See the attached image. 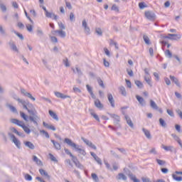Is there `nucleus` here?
<instances>
[{"label": "nucleus", "instance_id": "nucleus-10", "mask_svg": "<svg viewBox=\"0 0 182 182\" xmlns=\"http://www.w3.org/2000/svg\"><path fill=\"white\" fill-rule=\"evenodd\" d=\"M54 93L56 97H58L59 99H70V96L64 95L60 92H55Z\"/></svg>", "mask_w": 182, "mask_h": 182}, {"label": "nucleus", "instance_id": "nucleus-35", "mask_svg": "<svg viewBox=\"0 0 182 182\" xmlns=\"http://www.w3.org/2000/svg\"><path fill=\"white\" fill-rule=\"evenodd\" d=\"M118 180H124V181H126L127 177L124 173H120L118 174Z\"/></svg>", "mask_w": 182, "mask_h": 182}, {"label": "nucleus", "instance_id": "nucleus-15", "mask_svg": "<svg viewBox=\"0 0 182 182\" xmlns=\"http://www.w3.org/2000/svg\"><path fill=\"white\" fill-rule=\"evenodd\" d=\"M107 99L112 107H114V99L113 98V95L111 93L107 94Z\"/></svg>", "mask_w": 182, "mask_h": 182}, {"label": "nucleus", "instance_id": "nucleus-53", "mask_svg": "<svg viewBox=\"0 0 182 182\" xmlns=\"http://www.w3.org/2000/svg\"><path fill=\"white\" fill-rule=\"evenodd\" d=\"M0 9L2 11V12H6L7 9H6V6H5L4 4L1 3L0 4Z\"/></svg>", "mask_w": 182, "mask_h": 182}, {"label": "nucleus", "instance_id": "nucleus-28", "mask_svg": "<svg viewBox=\"0 0 182 182\" xmlns=\"http://www.w3.org/2000/svg\"><path fill=\"white\" fill-rule=\"evenodd\" d=\"M91 116H92L94 117V119H95V120H97V122H100V118H99V115H97V114H95V112H93L92 109H90Z\"/></svg>", "mask_w": 182, "mask_h": 182}, {"label": "nucleus", "instance_id": "nucleus-21", "mask_svg": "<svg viewBox=\"0 0 182 182\" xmlns=\"http://www.w3.org/2000/svg\"><path fill=\"white\" fill-rule=\"evenodd\" d=\"M142 132H144L146 139H149V140H151V134H150V131H149L146 128H143Z\"/></svg>", "mask_w": 182, "mask_h": 182}, {"label": "nucleus", "instance_id": "nucleus-39", "mask_svg": "<svg viewBox=\"0 0 182 182\" xmlns=\"http://www.w3.org/2000/svg\"><path fill=\"white\" fill-rule=\"evenodd\" d=\"M20 115H21V117H22V119L25 120V122H28V118H29V117H28L26 114H25L23 112H20Z\"/></svg>", "mask_w": 182, "mask_h": 182}, {"label": "nucleus", "instance_id": "nucleus-25", "mask_svg": "<svg viewBox=\"0 0 182 182\" xmlns=\"http://www.w3.org/2000/svg\"><path fill=\"white\" fill-rule=\"evenodd\" d=\"M150 106L151 109H154V110H159V107L157 106V104L153 100H150Z\"/></svg>", "mask_w": 182, "mask_h": 182}, {"label": "nucleus", "instance_id": "nucleus-38", "mask_svg": "<svg viewBox=\"0 0 182 182\" xmlns=\"http://www.w3.org/2000/svg\"><path fill=\"white\" fill-rule=\"evenodd\" d=\"M172 178L175 181H182V176H177V175L174 173L172 174Z\"/></svg>", "mask_w": 182, "mask_h": 182}, {"label": "nucleus", "instance_id": "nucleus-4", "mask_svg": "<svg viewBox=\"0 0 182 182\" xmlns=\"http://www.w3.org/2000/svg\"><path fill=\"white\" fill-rule=\"evenodd\" d=\"M163 39H170L171 41H178V39H181V35L180 34H171L168 33V36H161Z\"/></svg>", "mask_w": 182, "mask_h": 182}, {"label": "nucleus", "instance_id": "nucleus-43", "mask_svg": "<svg viewBox=\"0 0 182 182\" xmlns=\"http://www.w3.org/2000/svg\"><path fill=\"white\" fill-rule=\"evenodd\" d=\"M40 133L41 134H43L46 137V139H49V137H50V136H49V133L43 129L40 130Z\"/></svg>", "mask_w": 182, "mask_h": 182}, {"label": "nucleus", "instance_id": "nucleus-7", "mask_svg": "<svg viewBox=\"0 0 182 182\" xmlns=\"http://www.w3.org/2000/svg\"><path fill=\"white\" fill-rule=\"evenodd\" d=\"M145 16L149 21H156V14L153 11H145Z\"/></svg>", "mask_w": 182, "mask_h": 182}, {"label": "nucleus", "instance_id": "nucleus-3", "mask_svg": "<svg viewBox=\"0 0 182 182\" xmlns=\"http://www.w3.org/2000/svg\"><path fill=\"white\" fill-rule=\"evenodd\" d=\"M108 114L109 116H110V117L114 119V124L117 126V128H116L112 125H109L108 126L109 129H112V130H113L114 132H117V129H120V127H122V125H120V117L116 114L108 113Z\"/></svg>", "mask_w": 182, "mask_h": 182}, {"label": "nucleus", "instance_id": "nucleus-12", "mask_svg": "<svg viewBox=\"0 0 182 182\" xmlns=\"http://www.w3.org/2000/svg\"><path fill=\"white\" fill-rule=\"evenodd\" d=\"M23 144L26 146V147H28L31 150H35V145L32 142L29 141H25Z\"/></svg>", "mask_w": 182, "mask_h": 182}, {"label": "nucleus", "instance_id": "nucleus-36", "mask_svg": "<svg viewBox=\"0 0 182 182\" xmlns=\"http://www.w3.org/2000/svg\"><path fill=\"white\" fill-rule=\"evenodd\" d=\"M165 55L166 56V58H168L169 59H171V58H173V53H171V51H170V50H166L165 51Z\"/></svg>", "mask_w": 182, "mask_h": 182}, {"label": "nucleus", "instance_id": "nucleus-59", "mask_svg": "<svg viewBox=\"0 0 182 182\" xmlns=\"http://www.w3.org/2000/svg\"><path fill=\"white\" fill-rule=\"evenodd\" d=\"M139 9H144V8H146V4H144V2H140L139 4Z\"/></svg>", "mask_w": 182, "mask_h": 182}, {"label": "nucleus", "instance_id": "nucleus-2", "mask_svg": "<svg viewBox=\"0 0 182 182\" xmlns=\"http://www.w3.org/2000/svg\"><path fill=\"white\" fill-rule=\"evenodd\" d=\"M64 143H66V144L69 145L70 147H73L75 149V151H78L80 154H82V156H86V151L85 149L79 148V145L75 144V142L72 141V139L69 138H65L64 139Z\"/></svg>", "mask_w": 182, "mask_h": 182}, {"label": "nucleus", "instance_id": "nucleus-34", "mask_svg": "<svg viewBox=\"0 0 182 182\" xmlns=\"http://www.w3.org/2000/svg\"><path fill=\"white\" fill-rule=\"evenodd\" d=\"M161 147L166 151H172V149H173V146H165L164 144H162Z\"/></svg>", "mask_w": 182, "mask_h": 182}, {"label": "nucleus", "instance_id": "nucleus-62", "mask_svg": "<svg viewBox=\"0 0 182 182\" xmlns=\"http://www.w3.org/2000/svg\"><path fill=\"white\" fill-rule=\"evenodd\" d=\"M38 36H43V31L41 29H37Z\"/></svg>", "mask_w": 182, "mask_h": 182}, {"label": "nucleus", "instance_id": "nucleus-46", "mask_svg": "<svg viewBox=\"0 0 182 182\" xmlns=\"http://www.w3.org/2000/svg\"><path fill=\"white\" fill-rule=\"evenodd\" d=\"M26 28L28 32H33V25L27 24L26 26Z\"/></svg>", "mask_w": 182, "mask_h": 182}, {"label": "nucleus", "instance_id": "nucleus-18", "mask_svg": "<svg viewBox=\"0 0 182 182\" xmlns=\"http://www.w3.org/2000/svg\"><path fill=\"white\" fill-rule=\"evenodd\" d=\"M169 77L172 82H174L175 85H176L178 87H181V85H180V82H178V79H177V77L173 75H170Z\"/></svg>", "mask_w": 182, "mask_h": 182}, {"label": "nucleus", "instance_id": "nucleus-27", "mask_svg": "<svg viewBox=\"0 0 182 182\" xmlns=\"http://www.w3.org/2000/svg\"><path fill=\"white\" fill-rule=\"evenodd\" d=\"M159 124L161 127H164V129H166L167 127V123L163 118L159 119Z\"/></svg>", "mask_w": 182, "mask_h": 182}, {"label": "nucleus", "instance_id": "nucleus-48", "mask_svg": "<svg viewBox=\"0 0 182 182\" xmlns=\"http://www.w3.org/2000/svg\"><path fill=\"white\" fill-rule=\"evenodd\" d=\"M111 11H114L115 12H119V6H117V5L116 4H113L111 8Z\"/></svg>", "mask_w": 182, "mask_h": 182}, {"label": "nucleus", "instance_id": "nucleus-63", "mask_svg": "<svg viewBox=\"0 0 182 182\" xmlns=\"http://www.w3.org/2000/svg\"><path fill=\"white\" fill-rule=\"evenodd\" d=\"M53 16V13H50L49 11L46 12V18H52Z\"/></svg>", "mask_w": 182, "mask_h": 182}, {"label": "nucleus", "instance_id": "nucleus-30", "mask_svg": "<svg viewBox=\"0 0 182 182\" xmlns=\"http://www.w3.org/2000/svg\"><path fill=\"white\" fill-rule=\"evenodd\" d=\"M119 92L121 93V95H122V96H127V92H126V88L123 86L119 87Z\"/></svg>", "mask_w": 182, "mask_h": 182}, {"label": "nucleus", "instance_id": "nucleus-19", "mask_svg": "<svg viewBox=\"0 0 182 182\" xmlns=\"http://www.w3.org/2000/svg\"><path fill=\"white\" fill-rule=\"evenodd\" d=\"M33 161L37 164V166H43V163H42V161L41 159H38V156L33 155Z\"/></svg>", "mask_w": 182, "mask_h": 182}, {"label": "nucleus", "instance_id": "nucleus-6", "mask_svg": "<svg viewBox=\"0 0 182 182\" xmlns=\"http://www.w3.org/2000/svg\"><path fill=\"white\" fill-rule=\"evenodd\" d=\"M8 45L12 50V52H14V53H19V49H18V47L16 46V44L15 43V41L10 40L8 43Z\"/></svg>", "mask_w": 182, "mask_h": 182}, {"label": "nucleus", "instance_id": "nucleus-13", "mask_svg": "<svg viewBox=\"0 0 182 182\" xmlns=\"http://www.w3.org/2000/svg\"><path fill=\"white\" fill-rule=\"evenodd\" d=\"M17 102H18V103H21L23 105V109H25L26 110H29V108L28 107V102H26V101L22 100V99H17Z\"/></svg>", "mask_w": 182, "mask_h": 182}, {"label": "nucleus", "instance_id": "nucleus-52", "mask_svg": "<svg viewBox=\"0 0 182 182\" xmlns=\"http://www.w3.org/2000/svg\"><path fill=\"white\" fill-rule=\"evenodd\" d=\"M49 157L51 161H55V163H58V159H56V158L55 157V156H53V154H49Z\"/></svg>", "mask_w": 182, "mask_h": 182}, {"label": "nucleus", "instance_id": "nucleus-57", "mask_svg": "<svg viewBox=\"0 0 182 182\" xmlns=\"http://www.w3.org/2000/svg\"><path fill=\"white\" fill-rule=\"evenodd\" d=\"M76 167H77V168H80L81 170H83V165H82V164H80V162L78 161V162L75 164Z\"/></svg>", "mask_w": 182, "mask_h": 182}, {"label": "nucleus", "instance_id": "nucleus-33", "mask_svg": "<svg viewBox=\"0 0 182 182\" xmlns=\"http://www.w3.org/2000/svg\"><path fill=\"white\" fill-rule=\"evenodd\" d=\"M0 35H1V36H6V31H5V29L4 28V27L2 26V25H0Z\"/></svg>", "mask_w": 182, "mask_h": 182}, {"label": "nucleus", "instance_id": "nucleus-8", "mask_svg": "<svg viewBox=\"0 0 182 182\" xmlns=\"http://www.w3.org/2000/svg\"><path fill=\"white\" fill-rule=\"evenodd\" d=\"M82 26L84 28V32L86 35H90V28L87 26V22L86 19L82 20Z\"/></svg>", "mask_w": 182, "mask_h": 182}, {"label": "nucleus", "instance_id": "nucleus-61", "mask_svg": "<svg viewBox=\"0 0 182 182\" xmlns=\"http://www.w3.org/2000/svg\"><path fill=\"white\" fill-rule=\"evenodd\" d=\"M161 173H163V174H167V173H168V168H161Z\"/></svg>", "mask_w": 182, "mask_h": 182}, {"label": "nucleus", "instance_id": "nucleus-54", "mask_svg": "<svg viewBox=\"0 0 182 182\" xmlns=\"http://www.w3.org/2000/svg\"><path fill=\"white\" fill-rule=\"evenodd\" d=\"M11 122L14 123V124H16L17 126H19V127H21V126L19 124V119H13Z\"/></svg>", "mask_w": 182, "mask_h": 182}, {"label": "nucleus", "instance_id": "nucleus-16", "mask_svg": "<svg viewBox=\"0 0 182 182\" xmlns=\"http://www.w3.org/2000/svg\"><path fill=\"white\" fill-rule=\"evenodd\" d=\"M94 105L95 107H97V109H100V110H102V109H103V104H102V102L99 99H97L95 101Z\"/></svg>", "mask_w": 182, "mask_h": 182}, {"label": "nucleus", "instance_id": "nucleus-32", "mask_svg": "<svg viewBox=\"0 0 182 182\" xmlns=\"http://www.w3.org/2000/svg\"><path fill=\"white\" fill-rule=\"evenodd\" d=\"M20 127H21L27 134L31 133V129H29V127H28L26 125H21Z\"/></svg>", "mask_w": 182, "mask_h": 182}, {"label": "nucleus", "instance_id": "nucleus-51", "mask_svg": "<svg viewBox=\"0 0 182 182\" xmlns=\"http://www.w3.org/2000/svg\"><path fill=\"white\" fill-rule=\"evenodd\" d=\"M15 35H16V36H18V38H19L21 39V41H23L24 38H23V35L19 33L18 31H14Z\"/></svg>", "mask_w": 182, "mask_h": 182}, {"label": "nucleus", "instance_id": "nucleus-5", "mask_svg": "<svg viewBox=\"0 0 182 182\" xmlns=\"http://www.w3.org/2000/svg\"><path fill=\"white\" fill-rule=\"evenodd\" d=\"M8 136L9 137H11V139L12 140L13 143H14L17 149H21V141L16 138L15 135L11 132L8 133Z\"/></svg>", "mask_w": 182, "mask_h": 182}, {"label": "nucleus", "instance_id": "nucleus-49", "mask_svg": "<svg viewBox=\"0 0 182 182\" xmlns=\"http://www.w3.org/2000/svg\"><path fill=\"white\" fill-rule=\"evenodd\" d=\"M91 177L93 180H95L96 182L99 181V177H97V174L93 173L91 174Z\"/></svg>", "mask_w": 182, "mask_h": 182}, {"label": "nucleus", "instance_id": "nucleus-26", "mask_svg": "<svg viewBox=\"0 0 182 182\" xmlns=\"http://www.w3.org/2000/svg\"><path fill=\"white\" fill-rule=\"evenodd\" d=\"M6 107H9V109L11 110V112H12L13 113H18V110L16 109V108L15 107H14L13 105H10V104H6Z\"/></svg>", "mask_w": 182, "mask_h": 182}, {"label": "nucleus", "instance_id": "nucleus-47", "mask_svg": "<svg viewBox=\"0 0 182 182\" xmlns=\"http://www.w3.org/2000/svg\"><path fill=\"white\" fill-rule=\"evenodd\" d=\"M24 178L27 181H32V176H31L29 173H26L24 176Z\"/></svg>", "mask_w": 182, "mask_h": 182}, {"label": "nucleus", "instance_id": "nucleus-45", "mask_svg": "<svg viewBox=\"0 0 182 182\" xmlns=\"http://www.w3.org/2000/svg\"><path fill=\"white\" fill-rule=\"evenodd\" d=\"M156 161L159 166H164V164H166V161L161 159H156Z\"/></svg>", "mask_w": 182, "mask_h": 182}, {"label": "nucleus", "instance_id": "nucleus-23", "mask_svg": "<svg viewBox=\"0 0 182 182\" xmlns=\"http://www.w3.org/2000/svg\"><path fill=\"white\" fill-rule=\"evenodd\" d=\"M48 113L50 116H51L54 119V120H55L56 122H59V117H58V114H56V113L50 109L48 111Z\"/></svg>", "mask_w": 182, "mask_h": 182}, {"label": "nucleus", "instance_id": "nucleus-40", "mask_svg": "<svg viewBox=\"0 0 182 182\" xmlns=\"http://www.w3.org/2000/svg\"><path fill=\"white\" fill-rule=\"evenodd\" d=\"M135 85H136L137 87H139V89H143L144 87L143 82L140 80H135Z\"/></svg>", "mask_w": 182, "mask_h": 182}, {"label": "nucleus", "instance_id": "nucleus-55", "mask_svg": "<svg viewBox=\"0 0 182 182\" xmlns=\"http://www.w3.org/2000/svg\"><path fill=\"white\" fill-rule=\"evenodd\" d=\"M26 97H28V99H31V100H33V102H35L36 100L35 97L32 96V94H31L29 92H28V94H27V96H26Z\"/></svg>", "mask_w": 182, "mask_h": 182}, {"label": "nucleus", "instance_id": "nucleus-17", "mask_svg": "<svg viewBox=\"0 0 182 182\" xmlns=\"http://www.w3.org/2000/svg\"><path fill=\"white\" fill-rule=\"evenodd\" d=\"M39 173H40L41 176H44V177H46V178H48V180H50V176H49V174H48V172H46V171H45V169H43V168L39 169Z\"/></svg>", "mask_w": 182, "mask_h": 182}, {"label": "nucleus", "instance_id": "nucleus-31", "mask_svg": "<svg viewBox=\"0 0 182 182\" xmlns=\"http://www.w3.org/2000/svg\"><path fill=\"white\" fill-rule=\"evenodd\" d=\"M143 39L146 45H151V42H150V38H149V36H147L146 35H144Z\"/></svg>", "mask_w": 182, "mask_h": 182}, {"label": "nucleus", "instance_id": "nucleus-58", "mask_svg": "<svg viewBox=\"0 0 182 182\" xmlns=\"http://www.w3.org/2000/svg\"><path fill=\"white\" fill-rule=\"evenodd\" d=\"M70 22H75V14L73 12L70 14Z\"/></svg>", "mask_w": 182, "mask_h": 182}, {"label": "nucleus", "instance_id": "nucleus-64", "mask_svg": "<svg viewBox=\"0 0 182 182\" xmlns=\"http://www.w3.org/2000/svg\"><path fill=\"white\" fill-rule=\"evenodd\" d=\"M176 113L178 114L179 117L182 119V112L180 109H176Z\"/></svg>", "mask_w": 182, "mask_h": 182}, {"label": "nucleus", "instance_id": "nucleus-37", "mask_svg": "<svg viewBox=\"0 0 182 182\" xmlns=\"http://www.w3.org/2000/svg\"><path fill=\"white\" fill-rule=\"evenodd\" d=\"M95 33H97L98 35V36H103V31H102V28H95Z\"/></svg>", "mask_w": 182, "mask_h": 182}, {"label": "nucleus", "instance_id": "nucleus-50", "mask_svg": "<svg viewBox=\"0 0 182 182\" xmlns=\"http://www.w3.org/2000/svg\"><path fill=\"white\" fill-rule=\"evenodd\" d=\"M110 153L113 156V157H114L115 159H120V156H119V154H117L114 151L111 150Z\"/></svg>", "mask_w": 182, "mask_h": 182}, {"label": "nucleus", "instance_id": "nucleus-14", "mask_svg": "<svg viewBox=\"0 0 182 182\" xmlns=\"http://www.w3.org/2000/svg\"><path fill=\"white\" fill-rule=\"evenodd\" d=\"M124 117L129 127H131V129H134V124H133V121H132V119H130L127 115H125Z\"/></svg>", "mask_w": 182, "mask_h": 182}, {"label": "nucleus", "instance_id": "nucleus-9", "mask_svg": "<svg viewBox=\"0 0 182 182\" xmlns=\"http://www.w3.org/2000/svg\"><path fill=\"white\" fill-rule=\"evenodd\" d=\"M127 176H128V177H129L130 180H132L134 182H140V180H139L137 178V177H136V175H134L133 173H132V171H128L126 173Z\"/></svg>", "mask_w": 182, "mask_h": 182}, {"label": "nucleus", "instance_id": "nucleus-1", "mask_svg": "<svg viewBox=\"0 0 182 182\" xmlns=\"http://www.w3.org/2000/svg\"><path fill=\"white\" fill-rule=\"evenodd\" d=\"M28 106V113L29 114V120L30 122H33V124L35 126H38V120H40L41 118L38 116V112H36V109H35V107L31 103L27 102Z\"/></svg>", "mask_w": 182, "mask_h": 182}, {"label": "nucleus", "instance_id": "nucleus-56", "mask_svg": "<svg viewBox=\"0 0 182 182\" xmlns=\"http://www.w3.org/2000/svg\"><path fill=\"white\" fill-rule=\"evenodd\" d=\"M64 151L66 154H68V156H70V157H73V154H72V152H70V151H69V149L65 148L64 149Z\"/></svg>", "mask_w": 182, "mask_h": 182}, {"label": "nucleus", "instance_id": "nucleus-22", "mask_svg": "<svg viewBox=\"0 0 182 182\" xmlns=\"http://www.w3.org/2000/svg\"><path fill=\"white\" fill-rule=\"evenodd\" d=\"M54 33H58L60 38H66V32L62 30L54 31Z\"/></svg>", "mask_w": 182, "mask_h": 182}, {"label": "nucleus", "instance_id": "nucleus-41", "mask_svg": "<svg viewBox=\"0 0 182 182\" xmlns=\"http://www.w3.org/2000/svg\"><path fill=\"white\" fill-rule=\"evenodd\" d=\"M144 80H145V82H146V83L149 85V86H150V87H151L153 86V84L151 83V80H150V78L149 77L145 76Z\"/></svg>", "mask_w": 182, "mask_h": 182}, {"label": "nucleus", "instance_id": "nucleus-60", "mask_svg": "<svg viewBox=\"0 0 182 182\" xmlns=\"http://www.w3.org/2000/svg\"><path fill=\"white\" fill-rule=\"evenodd\" d=\"M125 82L127 83V87H129V89H132V82H130V80L127 79L125 80Z\"/></svg>", "mask_w": 182, "mask_h": 182}, {"label": "nucleus", "instance_id": "nucleus-11", "mask_svg": "<svg viewBox=\"0 0 182 182\" xmlns=\"http://www.w3.org/2000/svg\"><path fill=\"white\" fill-rule=\"evenodd\" d=\"M136 99L141 106H146V100H144V98H143V97H141L140 95H136Z\"/></svg>", "mask_w": 182, "mask_h": 182}, {"label": "nucleus", "instance_id": "nucleus-24", "mask_svg": "<svg viewBox=\"0 0 182 182\" xmlns=\"http://www.w3.org/2000/svg\"><path fill=\"white\" fill-rule=\"evenodd\" d=\"M51 143H53L55 150H60V149H62V146H60V144H59L58 142L55 141V140L51 139Z\"/></svg>", "mask_w": 182, "mask_h": 182}, {"label": "nucleus", "instance_id": "nucleus-42", "mask_svg": "<svg viewBox=\"0 0 182 182\" xmlns=\"http://www.w3.org/2000/svg\"><path fill=\"white\" fill-rule=\"evenodd\" d=\"M172 137L174 139V140H176V141H177V143H181V139H180V137H178V136H177L175 134H171Z\"/></svg>", "mask_w": 182, "mask_h": 182}, {"label": "nucleus", "instance_id": "nucleus-44", "mask_svg": "<svg viewBox=\"0 0 182 182\" xmlns=\"http://www.w3.org/2000/svg\"><path fill=\"white\" fill-rule=\"evenodd\" d=\"M63 63H64L65 68H69L70 66V64L69 63V60L68 58H65V59L63 60Z\"/></svg>", "mask_w": 182, "mask_h": 182}, {"label": "nucleus", "instance_id": "nucleus-29", "mask_svg": "<svg viewBox=\"0 0 182 182\" xmlns=\"http://www.w3.org/2000/svg\"><path fill=\"white\" fill-rule=\"evenodd\" d=\"M97 82L98 83V85L102 87V89H105V84L103 83V80H102V78H100V77H97Z\"/></svg>", "mask_w": 182, "mask_h": 182}, {"label": "nucleus", "instance_id": "nucleus-20", "mask_svg": "<svg viewBox=\"0 0 182 182\" xmlns=\"http://www.w3.org/2000/svg\"><path fill=\"white\" fill-rule=\"evenodd\" d=\"M43 126L46 127V129H49L50 130H53V132H55L56 130V127H55L53 125H49L46 122H43Z\"/></svg>", "mask_w": 182, "mask_h": 182}]
</instances>
